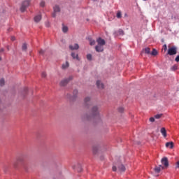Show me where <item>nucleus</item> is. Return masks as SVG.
<instances>
[{"instance_id": "17", "label": "nucleus", "mask_w": 179, "mask_h": 179, "mask_svg": "<svg viewBox=\"0 0 179 179\" xmlns=\"http://www.w3.org/2000/svg\"><path fill=\"white\" fill-rule=\"evenodd\" d=\"M166 148H169L170 149H173L174 148V143L173 142H168L166 143Z\"/></svg>"}, {"instance_id": "8", "label": "nucleus", "mask_w": 179, "mask_h": 179, "mask_svg": "<svg viewBox=\"0 0 179 179\" xmlns=\"http://www.w3.org/2000/svg\"><path fill=\"white\" fill-rule=\"evenodd\" d=\"M161 162L162 164L164 166L165 169H167V167H169V159H167V157H164L162 159Z\"/></svg>"}, {"instance_id": "34", "label": "nucleus", "mask_w": 179, "mask_h": 179, "mask_svg": "<svg viewBox=\"0 0 179 179\" xmlns=\"http://www.w3.org/2000/svg\"><path fill=\"white\" fill-rule=\"evenodd\" d=\"M41 76H42V78H45L47 76V73L45 72H43L41 73Z\"/></svg>"}, {"instance_id": "24", "label": "nucleus", "mask_w": 179, "mask_h": 179, "mask_svg": "<svg viewBox=\"0 0 179 179\" xmlns=\"http://www.w3.org/2000/svg\"><path fill=\"white\" fill-rule=\"evenodd\" d=\"M62 31H63V33H68V27H66V26H63V27H62Z\"/></svg>"}, {"instance_id": "43", "label": "nucleus", "mask_w": 179, "mask_h": 179, "mask_svg": "<svg viewBox=\"0 0 179 179\" xmlns=\"http://www.w3.org/2000/svg\"><path fill=\"white\" fill-rule=\"evenodd\" d=\"M173 69H177V66H173Z\"/></svg>"}, {"instance_id": "14", "label": "nucleus", "mask_w": 179, "mask_h": 179, "mask_svg": "<svg viewBox=\"0 0 179 179\" xmlns=\"http://www.w3.org/2000/svg\"><path fill=\"white\" fill-rule=\"evenodd\" d=\"M96 86L99 89H104V85L100 80L96 81Z\"/></svg>"}, {"instance_id": "47", "label": "nucleus", "mask_w": 179, "mask_h": 179, "mask_svg": "<svg viewBox=\"0 0 179 179\" xmlns=\"http://www.w3.org/2000/svg\"><path fill=\"white\" fill-rule=\"evenodd\" d=\"M94 1H96V0H94Z\"/></svg>"}, {"instance_id": "12", "label": "nucleus", "mask_w": 179, "mask_h": 179, "mask_svg": "<svg viewBox=\"0 0 179 179\" xmlns=\"http://www.w3.org/2000/svg\"><path fill=\"white\" fill-rule=\"evenodd\" d=\"M69 48L70 50H71L72 51H73V50H79V45L78 43H75L74 46L72 45H69Z\"/></svg>"}, {"instance_id": "44", "label": "nucleus", "mask_w": 179, "mask_h": 179, "mask_svg": "<svg viewBox=\"0 0 179 179\" xmlns=\"http://www.w3.org/2000/svg\"><path fill=\"white\" fill-rule=\"evenodd\" d=\"M3 49H1V50H0V52H3Z\"/></svg>"}, {"instance_id": "15", "label": "nucleus", "mask_w": 179, "mask_h": 179, "mask_svg": "<svg viewBox=\"0 0 179 179\" xmlns=\"http://www.w3.org/2000/svg\"><path fill=\"white\" fill-rule=\"evenodd\" d=\"M161 134L163 135L164 138L167 136V131H166V128L162 127L161 129Z\"/></svg>"}, {"instance_id": "33", "label": "nucleus", "mask_w": 179, "mask_h": 179, "mask_svg": "<svg viewBox=\"0 0 179 179\" xmlns=\"http://www.w3.org/2000/svg\"><path fill=\"white\" fill-rule=\"evenodd\" d=\"M119 34H120V36H124V31H123L122 29H120V30H119Z\"/></svg>"}, {"instance_id": "42", "label": "nucleus", "mask_w": 179, "mask_h": 179, "mask_svg": "<svg viewBox=\"0 0 179 179\" xmlns=\"http://www.w3.org/2000/svg\"><path fill=\"white\" fill-rule=\"evenodd\" d=\"M85 120H90V117H89V116L86 115L85 117Z\"/></svg>"}, {"instance_id": "39", "label": "nucleus", "mask_w": 179, "mask_h": 179, "mask_svg": "<svg viewBox=\"0 0 179 179\" xmlns=\"http://www.w3.org/2000/svg\"><path fill=\"white\" fill-rule=\"evenodd\" d=\"M10 40L11 41H15V40H16V38L15 36H11Z\"/></svg>"}, {"instance_id": "10", "label": "nucleus", "mask_w": 179, "mask_h": 179, "mask_svg": "<svg viewBox=\"0 0 179 179\" xmlns=\"http://www.w3.org/2000/svg\"><path fill=\"white\" fill-rule=\"evenodd\" d=\"M95 50L97 52H103L104 51V47L101 45H97L95 47Z\"/></svg>"}, {"instance_id": "22", "label": "nucleus", "mask_w": 179, "mask_h": 179, "mask_svg": "<svg viewBox=\"0 0 179 179\" xmlns=\"http://www.w3.org/2000/svg\"><path fill=\"white\" fill-rule=\"evenodd\" d=\"M98 150H99V148H98L97 147L94 146V147L92 148V152H93L94 155H96Z\"/></svg>"}, {"instance_id": "2", "label": "nucleus", "mask_w": 179, "mask_h": 179, "mask_svg": "<svg viewBox=\"0 0 179 179\" xmlns=\"http://www.w3.org/2000/svg\"><path fill=\"white\" fill-rule=\"evenodd\" d=\"M23 162H24L23 157H18L17 160L13 163L15 169H17V167H19V164H20V163H23Z\"/></svg>"}, {"instance_id": "20", "label": "nucleus", "mask_w": 179, "mask_h": 179, "mask_svg": "<svg viewBox=\"0 0 179 179\" xmlns=\"http://www.w3.org/2000/svg\"><path fill=\"white\" fill-rule=\"evenodd\" d=\"M73 96L71 98V100H75V98L78 96V90H74L73 92Z\"/></svg>"}, {"instance_id": "46", "label": "nucleus", "mask_w": 179, "mask_h": 179, "mask_svg": "<svg viewBox=\"0 0 179 179\" xmlns=\"http://www.w3.org/2000/svg\"><path fill=\"white\" fill-rule=\"evenodd\" d=\"M143 1H148V0H143Z\"/></svg>"}, {"instance_id": "41", "label": "nucleus", "mask_w": 179, "mask_h": 179, "mask_svg": "<svg viewBox=\"0 0 179 179\" xmlns=\"http://www.w3.org/2000/svg\"><path fill=\"white\" fill-rule=\"evenodd\" d=\"M112 170H113V171H117V167L113 166Z\"/></svg>"}, {"instance_id": "5", "label": "nucleus", "mask_w": 179, "mask_h": 179, "mask_svg": "<svg viewBox=\"0 0 179 179\" xmlns=\"http://www.w3.org/2000/svg\"><path fill=\"white\" fill-rule=\"evenodd\" d=\"M72 79H73V77L69 76V78L62 80L60 82V86H66L68 85V83H69V82H71V80H72Z\"/></svg>"}, {"instance_id": "36", "label": "nucleus", "mask_w": 179, "mask_h": 179, "mask_svg": "<svg viewBox=\"0 0 179 179\" xmlns=\"http://www.w3.org/2000/svg\"><path fill=\"white\" fill-rule=\"evenodd\" d=\"M163 48H164V51H167V45H166V44L164 45Z\"/></svg>"}, {"instance_id": "3", "label": "nucleus", "mask_w": 179, "mask_h": 179, "mask_svg": "<svg viewBox=\"0 0 179 179\" xmlns=\"http://www.w3.org/2000/svg\"><path fill=\"white\" fill-rule=\"evenodd\" d=\"M168 55H176L177 54V47L176 46H173L169 48L168 50V52H167Z\"/></svg>"}, {"instance_id": "23", "label": "nucleus", "mask_w": 179, "mask_h": 179, "mask_svg": "<svg viewBox=\"0 0 179 179\" xmlns=\"http://www.w3.org/2000/svg\"><path fill=\"white\" fill-rule=\"evenodd\" d=\"M27 50V44L23 43L22 45V51H26Z\"/></svg>"}, {"instance_id": "7", "label": "nucleus", "mask_w": 179, "mask_h": 179, "mask_svg": "<svg viewBox=\"0 0 179 179\" xmlns=\"http://www.w3.org/2000/svg\"><path fill=\"white\" fill-rule=\"evenodd\" d=\"M84 106L86 108H90V106H92V102L90 101V97H86L84 99Z\"/></svg>"}, {"instance_id": "28", "label": "nucleus", "mask_w": 179, "mask_h": 179, "mask_svg": "<svg viewBox=\"0 0 179 179\" xmlns=\"http://www.w3.org/2000/svg\"><path fill=\"white\" fill-rule=\"evenodd\" d=\"M92 54L87 55V59L88 61H92Z\"/></svg>"}, {"instance_id": "40", "label": "nucleus", "mask_w": 179, "mask_h": 179, "mask_svg": "<svg viewBox=\"0 0 179 179\" xmlns=\"http://www.w3.org/2000/svg\"><path fill=\"white\" fill-rule=\"evenodd\" d=\"M176 169H179V161L176 162Z\"/></svg>"}, {"instance_id": "1", "label": "nucleus", "mask_w": 179, "mask_h": 179, "mask_svg": "<svg viewBox=\"0 0 179 179\" xmlns=\"http://www.w3.org/2000/svg\"><path fill=\"white\" fill-rule=\"evenodd\" d=\"M30 5V0H25L22 3L20 10L21 12H24L27 8H29V6Z\"/></svg>"}, {"instance_id": "45", "label": "nucleus", "mask_w": 179, "mask_h": 179, "mask_svg": "<svg viewBox=\"0 0 179 179\" xmlns=\"http://www.w3.org/2000/svg\"><path fill=\"white\" fill-rule=\"evenodd\" d=\"M0 61H2V57H0Z\"/></svg>"}, {"instance_id": "19", "label": "nucleus", "mask_w": 179, "mask_h": 179, "mask_svg": "<svg viewBox=\"0 0 179 179\" xmlns=\"http://www.w3.org/2000/svg\"><path fill=\"white\" fill-rule=\"evenodd\" d=\"M62 69H68V68H69V62H66L65 63H64L62 64Z\"/></svg>"}, {"instance_id": "30", "label": "nucleus", "mask_w": 179, "mask_h": 179, "mask_svg": "<svg viewBox=\"0 0 179 179\" xmlns=\"http://www.w3.org/2000/svg\"><path fill=\"white\" fill-rule=\"evenodd\" d=\"M162 115H163L162 114H157L155 115V118H156L157 120H159V118H162Z\"/></svg>"}, {"instance_id": "25", "label": "nucleus", "mask_w": 179, "mask_h": 179, "mask_svg": "<svg viewBox=\"0 0 179 179\" xmlns=\"http://www.w3.org/2000/svg\"><path fill=\"white\" fill-rule=\"evenodd\" d=\"M117 19H121V17H122V14L121 13V11H118L117 13Z\"/></svg>"}, {"instance_id": "9", "label": "nucleus", "mask_w": 179, "mask_h": 179, "mask_svg": "<svg viewBox=\"0 0 179 179\" xmlns=\"http://www.w3.org/2000/svg\"><path fill=\"white\" fill-rule=\"evenodd\" d=\"M96 43H98V45H106V41L101 38H98L96 39Z\"/></svg>"}, {"instance_id": "29", "label": "nucleus", "mask_w": 179, "mask_h": 179, "mask_svg": "<svg viewBox=\"0 0 179 179\" xmlns=\"http://www.w3.org/2000/svg\"><path fill=\"white\" fill-rule=\"evenodd\" d=\"M5 85V80L3 78H1L0 80V86H3Z\"/></svg>"}, {"instance_id": "32", "label": "nucleus", "mask_w": 179, "mask_h": 179, "mask_svg": "<svg viewBox=\"0 0 179 179\" xmlns=\"http://www.w3.org/2000/svg\"><path fill=\"white\" fill-rule=\"evenodd\" d=\"M118 111H119V113H124V108L120 107V108H118Z\"/></svg>"}, {"instance_id": "38", "label": "nucleus", "mask_w": 179, "mask_h": 179, "mask_svg": "<svg viewBox=\"0 0 179 179\" xmlns=\"http://www.w3.org/2000/svg\"><path fill=\"white\" fill-rule=\"evenodd\" d=\"M150 122H155V117H150Z\"/></svg>"}, {"instance_id": "27", "label": "nucleus", "mask_w": 179, "mask_h": 179, "mask_svg": "<svg viewBox=\"0 0 179 179\" xmlns=\"http://www.w3.org/2000/svg\"><path fill=\"white\" fill-rule=\"evenodd\" d=\"M151 55H154V56L157 55V50H156V49H153L151 52Z\"/></svg>"}, {"instance_id": "13", "label": "nucleus", "mask_w": 179, "mask_h": 179, "mask_svg": "<svg viewBox=\"0 0 179 179\" xmlns=\"http://www.w3.org/2000/svg\"><path fill=\"white\" fill-rule=\"evenodd\" d=\"M125 170H126L125 166L123 164H120L118 166V171L120 173H124Z\"/></svg>"}, {"instance_id": "37", "label": "nucleus", "mask_w": 179, "mask_h": 179, "mask_svg": "<svg viewBox=\"0 0 179 179\" xmlns=\"http://www.w3.org/2000/svg\"><path fill=\"white\" fill-rule=\"evenodd\" d=\"M175 61H176V62H179V55H178V56L176 57Z\"/></svg>"}, {"instance_id": "31", "label": "nucleus", "mask_w": 179, "mask_h": 179, "mask_svg": "<svg viewBox=\"0 0 179 179\" xmlns=\"http://www.w3.org/2000/svg\"><path fill=\"white\" fill-rule=\"evenodd\" d=\"M40 6H41V8H44L45 6V2L42 1L41 3H40Z\"/></svg>"}, {"instance_id": "4", "label": "nucleus", "mask_w": 179, "mask_h": 179, "mask_svg": "<svg viewBox=\"0 0 179 179\" xmlns=\"http://www.w3.org/2000/svg\"><path fill=\"white\" fill-rule=\"evenodd\" d=\"M91 115L92 117H97L99 116V107L93 106L91 110Z\"/></svg>"}, {"instance_id": "18", "label": "nucleus", "mask_w": 179, "mask_h": 179, "mask_svg": "<svg viewBox=\"0 0 179 179\" xmlns=\"http://www.w3.org/2000/svg\"><path fill=\"white\" fill-rule=\"evenodd\" d=\"M87 39L90 42V45H94L96 44V41L93 40L91 37H88Z\"/></svg>"}, {"instance_id": "16", "label": "nucleus", "mask_w": 179, "mask_h": 179, "mask_svg": "<svg viewBox=\"0 0 179 179\" xmlns=\"http://www.w3.org/2000/svg\"><path fill=\"white\" fill-rule=\"evenodd\" d=\"M34 20L36 23H38V22H40V20H41V15H38L35 16L34 18Z\"/></svg>"}, {"instance_id": "6", "label": "nucleus", "mask_w": 179, "mask_h": 179, "mask_svg": "<svg viewBox=\"0 0 179 179\" xmlns=\"http://www.w3.org/2000/svg\"><path fill=\"white\" fill-rule=\"evenodd\" d=\"M59 12H61V8H59V6L55 5L53 7V13L52 14V17H56L57 13H58Z\"/></svg>"}, {"instance_id": "11", "label": "nucleus", "mask_w": 179, "mask_h": 179, "mask_svg": "<svg viewBox=\"0 0 179 179\" xmlns=\"http://www.w3.org/2000/svg\"><path fill=\"white\" fill-rule=\"evenodd\" d=\"M164 166H162V165H159V166H156L155 168V173H160L161 170L162 169L164 170Z\"/></svg>"}, {"instance_id": "35", "label": "nucleus", "mask_w": 179, "mask_h": 179, "mask_svg": "<svg viewBox=\"0 0 179 179\" xmlns=\"http://www.w3.org/2000/svg\"><path fill=\"white\" fill-rule=\"evenodd\" d=\"M39 54H40V55H44V50H41L39 51Z\"/></svg>"}, {"instance_id": "21", "label": "nucleus", "mask_w": 179, "mask_h": 179, "mask_svg": "<svg viewBox=\"0 0 179 179\" xmlns=\"http://www.w3.org/2000/svg\"><path fill=\"white\" fill-rule=\"evenodd\" d=\"M71 57L73 58V59H79V56L78 54H76L75 52L71 53Z\"/></svg>"}, {"instance_id": "26", "label": "nucleus", "mask_w": 179, "mask_h": 179, "mask_svg": "<svg viewBox=\"0 0 179 179\" xmlns=\"http://www.w3.org/2000/svg\"><path fill=\"white\" fill-rule=\"evenodd\" d=\"M144 51H145V54H150V48H145Z\"/></svg>"}]
</instances>
